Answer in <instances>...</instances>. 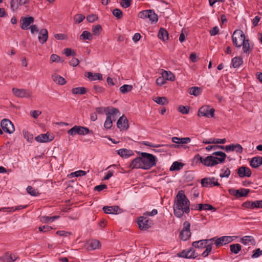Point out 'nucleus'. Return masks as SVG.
Masks as SVG:
<instances>
[{"mask_svg": "<svg viewBox=\"0 0 262 262\" xmlns=\"http://www.w3.org/2000/svg\"><path fill=\"white\" fill-rule=\"evenodd\" d=\"M243 63V59L239 57H235L232 60V65L234 68H238Z\"/></svg>", "mask_w": 262, "mask_h": 262, "instance_id": "c9c22d12", "label": "nucleus"}, {"mask_svg": "<svg viewBox=\"0 0 262 262\" xmlns=\"http://www.w3.org/2000/svg\"><path fill=\"white\" fill-rule=\"evenodd\" d=\"M183 231H190V224L188 221H185L183 224Z\"/></svg>", "mask_w": 262, "mask_h": 262, "instance_id": "680f3d73", "label": "nucleus"}, {"mask_svg": "<svg viewBox=\"0 0 262 262\" xmlns=\"http://www.w3.org/2000/svg\"><path fill=\"white\" fill-rule=\"evenodd\" d=\"M52 78L55 83L60 85H63L66 82V81L63 77L56 74H53Z\"/></svg>", "mask_w": 262, "mask_h": 262, "instance_id": "cd10ccee", "label": "nucleus"}, {"mask_svg": "<svg viewBox=\"0 0 262 262\" xmlns=\"http://www.w3.org/2000/svg\"><path fill=\"white\" fill-rule=\"evenodd\" d=\"M237 174L241 178L250 177L251 175V171L248 167L242 166L237 169Z\"/></svg>", "mask_w": 262, "mask_h": 262, "instance_id": "aec40b11", "label": "nucleus"}, {"mask_svg": "<svg viewBox=\"0 0 262 262\" xmlns=\"http://www.w3.org/2000/svg\"><path fill=\"white\" fill-rule=\"evenodd\" d=\"M138 224L141 230H146L152 225V221L146 217L140 216L138 219Z\"/></svg>", "mask_w": 262, "mask_h": 262, "instance_id": "ddd939ff", "label": "nucleus"}, {"mask_svg": "<svg viewBox=\"0 0 262 262\" xmlns=\"http://www.w3.org/2000/svg\"><path fill=\"white\" fill-rule=\"evenodd\" d=\"M117 125L120 131L126 130L129 127L128 120L124 115L119 118L117 121Z\"/></svg>", "mask_w": 262, "mask_h": 262, "instance_id": "4468645a", "label": "nucleus"}, {"mask_svg": "<svg viewBox=\"0 0 262 262\" xmlns=\"http://www.w3.org/2000/svg\"><path fill=\"white\" fill-rule=\"evenodd\" d=\"M27 192L32 196H37L39 193L38 190L31 186H28L27 188Z\"/></svg>", "mask_w": 262, "mask_h": 262, "instance_id": "c03bdc74", "label": "nucleus"}, {"mask_svg": "<svg viewBox=\"0 0 262 262\" xmlns=\"http://www.w3.org/2000/svg\"><path fill=\"white\" fill-rule=\"evenodd\" d=\"M102 30V27L100 25H97L93 27L92 31L93 34L99 35Z\"/></svg>", "mask_w": 262, "mask_h": 262, "instance_id": "3c124183", "label": "nucleus"}, {"mask_svg": "<svg viewBox=\"0 0 262 262\" xmlns=\"http://www.w3.org/2000/svg\"><path fill=\"white\" fill-rule=\"evenodd\" d=\"M50 60L52 62H63V60H62L60 57L56 54H53L51 55Z\"/></svg>", "mask_w": 262, "mask_h": 262, "instance_id": "603ef678", "label": "nucleus"}, {"mask_svg": "<svg viewBox=\"0 0 262 262\" xmlns=\"http://www.w3.org/2000/svg\"><path fill=\"white\" fill-rule=\"evenodd\" d=\"M225 150L226 152L235 151L237 153L241 154L243 152V147L239 144H232L226 146Z\"/></svg>", "mask_w": 262, "mask_h": 262, "instance_id": "6ab92c4d", "label": "nucleus"}, {"mask_svg": "<svg viewBox=\"0 0 262 262\" xmlns=\"http://www.w3.org/2000/svg\"><path fill=\"white\" fill-rule=\"evenodd\" d=\"M243 52L247 53L250 50V43L249 40L245 39L242 42Z\"/></svg>", "mask_w": 262, "mask_h": 262, "instance_id": "de8ad7c7", "label": "nucleus"}, {"mask_svg": "<svg viewBox=\"0 0 262 262\" xmlns=\"http://www.w3.org/2000/svg\"><path fill=\"white\" fill-rule=\"evenodd\" d=\"M92 34L88 31H84L82 32V34L80 36V39L85 40H91L92 39Z\"/></svg>", "mask_w": 262, "mask_h": 262, "instance_id": "4c0bfd02", "label": "nucleus"}, {"mask_svg": "<svg viewBox=\"0 0 262 262\" xmlns=\"http://www.w3.org/2000/svg\"><path fill=\"white\" fill-rule=\"evenodd\" d=\"M38 40L40 43H45L48 38V32L46 29H42L39 31Z\"/></svg>", "mask_w": 262, "mask_h": 262, "instance_id": "412c9836", "label": "nucleus"}, {"mask_svg": "<svg viewBox=\"0 0 262 262\" xmlns=\"http://www.w3.org/2000/svg\"><path fill=\"white\" fill-rule=\"evenodd\" d=\"M191 233L190 231H181L180 233V238L184 241H186L191 237Z\"/></svg>", "mask_w": 262, "mask_h": 262, "instance_id": "e433bc0d", "label": "nucleus"}, {"mask_svg": "<svg viewBox=\"0 0 262 262\" xmlns=\"http://www.w3.org/2000/svg\"><path fill=\"white\" fill-rule=\"evenodd\" d=\"M20 28L23 30H27L29 26L33 23L34 18L32 16L22 17L20 19Z\"/></svg>", "mask_w": 262, "mask_h": 262, "instance_id": "2eb2a0df", "label": "nucleus"}, {"mask_svg": "<svg viewBox=\"0 0 262 262\" xmlns=\"http://www.w3.org/2000/svg\"><path fill=\"white\" fill-rule=\"evenodd\" d=\"M171 141L172 142L178 144L166 145V146L172 148H179L180 147H183L185 149L188 147L187 146H184L183 145H180V144H187L191 141V139L189 137L179 138L173 137L171 138Z\"/></svg>", "mask_w": 262, "mask_h": 262, "instance_id": "423d86ee", "label": "nucleus"}, {"mask_svg": "<svg viewBox=\"0 0 262 262\" xmlns=\"http://www.w3.org/2000/svg\"><path fill=\"white\" fill-rule=\"evenodd\" d=\"M120 209L118 206H104L103 207V210L107 214H116L118 213V211Z\"/></svg>", "mask_w": 262, "mask_h": 262, "instance_id": "5701e85b", "label": "nucleus"}, {"mask_svg": "<svg viewBox=\"0 0 262 262\" xmlns=\"http://www.w3.org/2000/svg\"><path fill=\"white\" fill-rule=\"evenodd\" d=\"M147 18H149L151 23H156L158 21V16L153 10H152V13H149Z\"/></svg>", "mask_w": 262, "mask_h": 262, "instance_id": "09e8293b", "label": "nucleus"}, {"mask_svg": "<svg viewBox=\"0 0 262 262\" xmlns=\"http://www.w3.org/2000/svg\"><path fill=\"white\" fill-rule=\"evenodd\" d=\"M189 93L191 95L198 96L201 93V89L198 87L193 86L189 89Z\"/></svg>", "mask_w": 262, "mask_h": 262, "instance_id": "37998d69", "label": "nucleus"}, {"mask_svg": "<svg viewBox=\"0 0 262 262\" xmlns=\"http://www.w3.org/2000/svg\"><path fill=\"white\" fill-rule=\"evenodd\" d=\"M35 139L36 141L40 143L48 142L52 141L54 139V136L47 133L38 135L35 137Z\"/></svg>", "mask_w": 262, "mask_h": 262, "instance_id": "dca6fc26", "label": "nucleus"}, {"mask_svg": "<svg viewBox=\"0 0 262 262\" xmlns=\"http://www.w3.org/2000/svg\"><path fill=\"white\" fill-rule=\"evenodd\" d=\"M72 92L74 94L83 95L86 93V89L84 87H77L72 89Z\"/></svg>", "mask_w": 262, "mask_h": 262, "instance_id": "79ce46f5", "label": "nucleus"}, {"mask_svg": "<svg viewBox=\"0 0 262 262\" xmlns=\"http://www.w3.org/2000/svg\"><path fill=\"white\" fill-rule=\"evenodd\" d=\"M208 244L206 239L195 241L192 243V245L193 248L198 249L205 248Z\"/></svg>", "mask_w": 262, "mask_h": 262, "instance_id": "393cba45", "label": "nucleus"}, {"mask_svg": "<svg viewBox=\"0 0 262 262\" xmlns=\"http://www.w3.org/2000/svg\"><path fill=\"white\" fill-rule=\"evenodd\" d=\"M212 245L210 244H208L207 246L205 248H206L205 250L202 253V255L206 257L208 256L209 254L210 253L212 250Z\"/></svg>", "mask_w": 262, "mask_h": 262, "instance_id": "864d4df0", "label": "nucleus"}, {"mask_svg": "<svg viewBox=\"0 0 262 262\" xmlns=\"http://www.w3.org/2000/svg\"><path fill=\"white\" fill-rule=\"evenodd\" d=\"M220 238L221 239L223 245L229 243L233 240L231 236H222L220 237Z\"/></svg>", "mask_w": 262, "mask_h": 262, "instance_id": "6e6d98bb", "label": "nucleus"}, {"mask_svg": "<svg viewBox=\"0 0 262 262\" xmlns=\"http://www.w3.org/2000/svg\"><path fill=\"white\" fill-rule=\"evenodd\" d=\"M17 257H13L11 254L6 253L4 256L0 257V260L3 262H13L16 260Z\"/></svg>", "mask_w": 262, "mask_h": 262, "instance_id": "7c9ffc66", "label": "nucleus"}, {"mask_svg": "<svg viewBox=\"0 0 262 262\" xmlns=\"http://www.w3.org/2000/svg\"><path fill=\"white\" fill-rule=\"evenodd\" d=\"M233 45L236 47H240L245 39V36L243 31L236 30L234 31L232 36Z\"/></svg>", "mask_w": 262, "mask_h": 262, "instance_id": "39448f33", "label": "nucleus"}, {"mask_svg": "<svg viewBox=\"0 0 262 262\" xmlns=\"http://www.w3.org/2000/svg\"><path fill=\"white\" fill-rule=\"evenodd\" d=\"M184 164L178 161L174 162L170 167V171L180 170L184 166Z\"/></svg>", "mask_w": 262, "mask_h": 262, "instance_id": "f704fd0d", "label": "nucleus"}, {"mask_svg": "<svg viewBox=\"0 0 262 262\" xmlns=\"http://www.w3.org/2000/svg\"><path fill=\"white\" fill-rule=\"evenodd\" d=\"M12 91L13 94L18 98H28L31 97L32 96V92L30 90L27 89L14 88L12 89Z\"/></svg>", "mask_w": 262, "mask_h": 262, "instance_id": "6e6552de", "label": "nucleus"}, {"mask_svg": "<svg viewBox=\"0 0 262 262\" xmlns=\"http://www.w3.org/2000/svg\"><path fill=\"white\" fill-rule=\"evenodd\" d=\"M198 210H212L215 211L216 209L209 204H198Z\"/></svg>", "mask_w": 262, "mask_h": 262, "instance_id": "c85d7f7f", "label": "nucleus"}, {"mask_svg": "<svg viewBox=\"0 0 262 262\" xmlns=\"http://www.w3.org/2000/svg\"><path fill=\"white\" fill-rule=\"evenodd\" d=\"M162 75L165 79V81L166 80L174 81L175 79V76L174 74H173V73L170 71L163 70L162 73Z\"/></svg>", "mask_w": 262, "mask_h": 262, "instance_id": "c756f323", "label": "nucleus"}, {"mask_svg": "<svg viewBox=\"0 0 262 262\" xmlns=\"http://www.w3.org/2000/svg\"><path fill=\"white\" fill-rule=\"evenodd\" d=\"M180 112L183 114H187L189 112V107L187 106L180 105L178 108Z\"/></svg>", "mask_w": 262, "mask_h": 262, "instance_id": "13d9d810", "label": "nucleus"}, {"mask_svg": "<svg viewBox=\"0 0 262 262\" xmlns=\"http://www.w3.org/2000/svg\"><path fill=\"white\" fill-rule=\"evenodd\" d=\"M174 215L181 217L184 213L188 214L190 212V201L183 190H180L177 194L173 206Z\"/></svg>", "mask_w": 262, "mask_h": 262, "instance_id": "f257e3e1", "label": "nucleus"}, {"mask_svg": "<svg viewBox=\"0 0 262 262\" xmlns=\"http://www.w3.org/2000/svg\"><path fill=\"white\" fill-rule=\"evenodd\" d=\"M113 14L114 16L117 17V19H120L122 17V11L117 8L115 9L113 11Z\"/></svg>", "mask_w": 262, "mask_h": 262, "instance_id": "4d7b16f0", "label": "nucleus"}, {"mask_svg": "<svg viewBox=\"0 0 262 262\" xmlns=\"http://www.w3.org/2000/svg\"><path fill=\"white\" fill-rule=\"evenodd\" d=\"M64 53L67 56L75 55V53L74 51H72V49L70 48H66L64 50Z\"/></svg>", "mask_w": 262, "mask_h": 262, "instance_id": "338daca9", "label": "nucleus"}, {"mask_svg": "<svg viewBox=\"0 0 262 262\" xmlns=\"http://www.w3.org/2000/svg\"><path fill=\"white\" fill-rule=\"evenodd\" d=\"M166 83V81L164 77H158L156 80V83L157 85L161 86Z\"/></svg>", "mask_w": 262, "mask_h": 262, "instance_id": "0e129e2a", "label": "nucleus"}, {"mask_svg": "<svg viewBox=\"0 0 262 262\" xmlns=\"http://www.w3.org/2000/svg\"><path fill=\"white\" fill-rule=\"evenodd\" d=\"M222 172L220 174V177L223 178H228L230 174V170L228 168H223L221 169Z\"/></svg>", "mask_w": 262, "mask_h": 262, "instance_id": "a18cd8bd", "label": "nucleus"}, {"mask_svg": "<svg viewBox=\"0 0 262 262\" xmlns=\"http://www.w3.org/2000/svg\"><path fill=\"white\" fill-rule=\"evenodd\" d=\"M98 19V16L96 14H92L89 15L86 17L87 20L90 23H93Z\"/></svg>", "mask_w": 262, "mask_h": 262, "instance_id": "bf43d9fd", "label": "nucleus"}, {"mask_svg": "<svg viewBox=\"0 0 262 262\" xmlns=\"http://www.w3.org/2000/svg\"><path fill=\"white\" fill-rule=\"evenodd\" d=\"M143 161L141 157H138L134 159L129 165V167L132 169L141 168L143 169Z\"/></svg>", "mask_w": 262, "mask_h": 262, "instance_id": "a211bd4d", "label": "nucleus"}, {"mask_svg": "<svg viewBox=\"0 0 262 262\" xmlns=\"http://www.w3.org/2000/svg\"><path fill=\"white\" fill-rule=\"evenodd\" d=\"M38 229L40 232H46L50 231L52 228L49 226H42L39 227Z\"/></svg>", "mask_w": 262, "mask_h": 262, "instance_id": "69168bd1", "label": "nucleus"}, {"mask_svg": "<svg viewBox=\"0 0 262 262\" xmlns=\"http://www.w3.org/2000/svg\"><path fill=\"white\" fill-rule=\"evenodd\" d=\"M132 3V0H122L120 3L121 6L125 8L129 7Z\"/></svg>", "mask_w": 262, "mask_h": 262, "instance_id": "052dcab7", "label": "nucleus"}, {"mask_svg": "<svg viewBox=\"0 0 262 262\" xmlns=\"http://www.w3.org/2000/svg\"><path fill=\"white\" fill-rule=\"evenodd\" d=\"M1 126L4 132L10 134L15 130L13 124L8 119H4L1 121Z\"/></svg>", "mask_w": 262, "mask_h": 262, "instance_id": "9d476101", "label": "nucleus"}, {"mask_svg": "<svg viewBox=\"0 0 262 262\" xmlns=\"http://www.w3.org/2000/svg\"><path fill=\"white\" fill-rule=\"evenodd\" d=\"M158 37L163 41L167 40L168 39V33L164 28H161L158 33Z\"/></svg>", "mask_w": 262, "mask_h": 262, "instance_id": "473e14b6", "label": "nucleus"}, {"mask_svg": "<svg viewBox=\"0 0 262 262\" xmlns=\"http://www.w3.org/2000/svg\"><path fill=\"white\" fill-rule=\"evenodd\" d=\"M118 154L121 157L127 158L134 155V152L130 149L122 148L118 150Z\"/></svg>", "mask_w": 262, "mask_h": 262, "instance_id": "b1692460", "label": "nucleus"}, {"mask_svg": "<svg viewBox=\"0 0 262 262\" xmlns=\"http://www.w3.org/2000/svg\"><path fill=\"white\" fill-rule=\"evenodd\" d=\"M153 100L158 104L165 105L168 103V99L165 97H156Z\"/></svg>", "mask_w": 262, "mask_h": 262, "instance_id": "2f4dec72", "label": "nucleus"}, {"mask_svg": "<svg viewBox=\"0 0 262 262\" xmlns=\"http://www.w3.org/2000/svg\"><path fill=\"white\" fill-rule=\"evenodd\" d=\"M194 248H190L187 249L183 250L181 252L177 254L179 257H183L185 258H195L197 255L195 253Z\"/></svg>", "mask_w": 262, "mask_h": 262, "instance_id": "f8f14e48", "label": "nucleus"}, {"mask_svg": "<svg viewBox=\"0 0 262 262\" xmlns=\"http://www.w3.org/2000/svg\"><path fill=\"white\" fill-rule=\"evenodd\" d=\"M243 206L245 208L251 209L262 208V201H247L243 204Z\"/></svg>", "mask_w": 262, "mask_h": 262, "instance_id": "f3484780", "label": "nucleus"}, {"mask_svg": "<svg viewBox=\"0 0 262 262\" xmlns=\"http://www.w3.org/2000/svg\"><path fill=\"white\" fill-rule=\"evenodd\" d=\"M233 194L236 198L246 196L248 195L250 190L248 189L241 188L238 190H233Z\"/></svg>", "mask_w": 262, "mask_h": 262, "instance_id": "4be33fe9", "label": "nucleus"}, {"mask_svg": "<svg viewBox=\"0 0 262 262\" xmlns=\"http://www.w3.org/2000/svg\"><path fill=\"white\" fill-rule=\"evenodd\" d=\"M149 13H152V10H146L139 12L138 17L142 19L146 18L149 15Z\"/></svg>", "mask_w": 262, "mask_h": 262, "instance_id": "8fccbe9b", "label": "nucleus"}, {"mask_svg": "<svg viewBox=\"0 0 262 262\" xmlns=\"http://www.w3.org/2000/svg\"><path fill=\"white\" fill-rule=\"evenodd\" d=\"M101 247L100 242L97 239H92L90 242L89 246L88 247L89 250H94L99 249Z\"/></svg>", "mask_w": 262, "mask_h": 262, "instance_id": "bb28decb", "label": "nucleus"}, {"mask_svg": "<svg viewBox=\"0 0 262 262\" xmlns=\"http://www.w3.org/2000/svg\"><path fill=\"white\" fill-rule=\"evenodd\" d=\"M230 250L234 254H237L241 250V246L239 244L230 245Z\"/></svg>", "mask_w": 262, "mask_h": 262, "instance_id": "58836bf2", "label": "nucleus"}, {"mask_svg": "<svg viewBox=\"0 0 262 262\" xmlns=\"http://www.w3.org/2000/svg\"><path fill=\"white\" fill-rule=\"evenodd\" d=\"M19 6V2L18 0H11V1L10 7H11V10L13 12H15L17 10Z\"/></svg>", "mask_w": 262, "mask_h": 262, "instance_id": "49530a36", "label": "nucleus"}, {"mask_svg": "<svg viewBox=\"0 0 262 262\" xmlns=\"http://www.w3.org/2000/svg\"><path fill=\"white\" fill-rule=\"evenodd\" d=\"M254 242V238L251 236H245L241 239V242L244 245H248L249 243L253 244Z\"/></svg>", "mask_w": 262, "mask_h": 262, "instance_id": "a19ab883", "label": "nucleus"}, {"mask_svg": "<svg viewBox=\"0 0 262 262\" xmlns=\"http://www.w3.org/2000/svg\"><path fill=\"white\" fill-rule=\"evenodd\" d=\"M226 155L223 151H215L212 155L203 158L199 154L196 155L193 159V162H201L203 165L207 167H213L223 163L226 159Z\"/></svg>", "mask_w": 262, "mask_h": 262, "instance_id": "f03ea898", "label": "nucleus"}, {"mask_svg": "<svg viewBox=\"0 0 262 262\" xmlns=\"http://www.w3.org/2000/svg\"><path fill=\"white\" fill-rule=\"evenodd\" d=\"M86 174V172L83 170H78L73 173H72L71 175H74L75 177H81L85 176Z\"/></svg>", "mask_w": 262, "mask_h": 262, "instance_id": "e2e57ef3", "label": "nucleus"}, {"mask_svg": "<svg viewBox=\"0 0 262 262\" xmlns=\"http://www.w3.org/2000/svg\"><path fill=\"white\" fill-rule=\"evenodd\" d=\"M105 113L106 115L104 126L106 129H110L113 124V120L115 118L119 115V110L113 107H106L105 108Z\"/></svg>", "mask_w": 262, "mask_h": 262, "instance_id": "7ed1b4c3", "label": "nucleus"}, {"mask_svg": "<svg viewBox=\"0 0 262 262\" xmlns=\"http://www.w3.org/2000/svg\"><path fill=\"white\" fill-rule=\"evenodd\" d=\"M85 18V16L81 14H76L74 17V20L76 23H81L83 19Z\"/></svg>", "mask_w": 262, "mask_h": 262, "instance_id": "5fc2aeb1", "label": "nucleus"}, {"mask_svg": "<svg viewBox=\"0 0 262 262\" xmlns=\"http://www.w3.org/2000/svg\"><path fill=\"white\" fill-rule=\"evenodd\" d=\"M201 185L202 187H212L220 185V183L217 182V179L214 177L202 179L201 180Z\"/></svg>", "mask_w": 262, "mask_h": 262, "instance_id": "9b49d317", "label": "nucleus"}, {"mask_svg": "<svg viewBox=\"0 0 262 262\" xmlns=\"http://www.w3.org/2000/svg\"><path fill=\"white\" fill-rule=\"evenodd\" d=\"M141 155L143 161V169L148 170L156 165V158L153 155L141 152Z\"/></svg>", "mask_w": 262, "mask_h": 262, "instance_id": "20e7f679", "label": "nucleus"}, {"mask_svg": "<svg viewBox=\"0 0 262 262\" xmlns=\"http://www.w3.org/2000/svg\"><path fill=\"white\" fill-rule=\"evenodd\" d=\"M214 109L211 108L208 105H204L199 108L198 116H204L206 117H213L214 116Z\"/></svg>", "mask_w": 262, "mask_h": 262, "instance_id": "1a4fd4ad", "label": "nucleus"}, {"mask_svg": "<svg viewBox=\"0 0 262 262\" xmlns=\"http://www.w3.org/2000/svg\"><path fill=\"white\" fill-rule=\"evenodd\" d=\"M90 130L88 127L75 125L68 131V135L74 136L76 135H85L89 134Z\"/></svg>", "mask_w": 262, "mask_h": 262, "instance_id": "0eeeda50", "label": "nucleus"}, {"mask_svg": "<svg viewBox=\"0 0 262 262\" xmlns=\"http://www.w3.org/2000/svg\"><path fill=\"white\" fill-rule=\"evenodd\" d=\"M133 86L132 85L124 84L120 88V91L122 94H126L133 90Z\"/></svg>", "mask_w": 262, "mask_h": 262, "instance_id": "ea45409f", "label": "nucleus"}, {"mask_svg": "<svg viewBox=\"0 0 262 262\" xmlns=\"http://www.w3.org/2000/svg\"><path fill=\"white\" fill-rule=\"evenodd\" d=\"M250 166L253 168H257L262 164V157H255L253 158L250 162Z\"/></svg>", "mask_w": 262, "mask_h": 262, "instance_id": "a878e982", "label": "nucleus"}, {"mask_svg": "<svg viewBox=\"0 0 262 262\" xmlns=\"http://www.w3.org/2000/svg\"><path fill=\"white\" fill-rule=\"evenodd\" d=\"M79 63V60L76 58H73L69 62V64L72 67L77 66Z\"/></svg>", "mask_w": 262, "mask_h": 262, "instance_id": "774afa93", "label": "nucleus"}, {"mask_svg": "<svg viewBox=\"0 0 262 262\" xmlns=\"http://www.w3.org/2000/svg\"><path fill=\"white\" fill-rule=\"evenodd\" d=\"M88 78L91 80H102V75L100 73H95L89 72H88Z\"/></svg>", "mask_w": 262, "mask_h": 262, "instance_id": "72a5a7b5", "label": "nucleus"}]
</instances>
